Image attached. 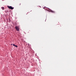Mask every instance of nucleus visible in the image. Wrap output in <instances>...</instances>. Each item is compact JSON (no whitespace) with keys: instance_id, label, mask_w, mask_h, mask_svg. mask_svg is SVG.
<instances>
[{"instance_id":"obj_1","label":"nucleus","mask_w":76,"mask_h":76,"mask_svg":"<svg viewBox=\"0 0 76 76\" xmlns=\"http://www.w3.org/2000/svg\"><path fill=\"white\" fill-rule=\"evenodd\" d=\"M15 29L17 31H19V26H16L15 27Z\"/></svg>"},{"instance_id":"obj_2","label":"nucleus","mask_w":76,"mask_h":76,"mask_svg":"<svg viewBox=\"0 0 76 76\" xmlns=\"http://www.w3.org/2000/svg\"><path fill=\"white\" fill-rule=\"evenodd\" d=\"M7 7L8 8H9L10 9H11V10H13V9H14V7H12V6H7Z\"/></svg>"},{"instance_id":"obj_3","label":"nucleus","mask_w":76,"mask_h":76,"mask_svg":"<svg viewBox=\"0 0 76 76\" xmlns=\"http://www.w3.org/2000/svg\"><path fill=\"white\" fill-rule=\"evenodd\" d=\"M51 12H52V13H55V11H52V10H51Z\"/></svg>"},{"instance_id":"obj_4","label":"nucleus","mask_w":76,"mask_h":76,"mask_svg":"<svg viewBox=\"0 0 76 76\" xmlns=\"http://www.w3.org/2000/svg\"><path fill=\"white\" fill-rule=\"evenodd\" d=\"M1 8L2 9V10H4V7H2Z\"/></svg>"},{"instance_id":"obj_5","label":"nucleus","mask_w":76,"mask_h":76,"mask_svg":"<svg viewBox=\"0 0 76 76\" xmlns=\"http://www.w3.org/2000/svg\"><path fill=\"white\" fill-rule=\"evenodd\" d=\"M5 13H7V12H8V11L6 10L5 11Z\"/></svg>"},{"instance_id":"obj_6","label":"nucleus","mask_w":76,"mask_h":76,"mask_svg":"<svg viewBox=\"0 0 76 76\" xmlns=\"http://www.w3.org/2000/svg\"><path fill=\"white\" fill-rule=\"evenodd\" d=\"M13 45L14 46V47H15V44H13Z\"/></svg>"},{"instance_id":"obj_7","label":"nucleus","mask_w":76,"mask_h":76,"mask_svg":"<svg viewBox=\"0 0 76 76\" xmlns=\"http://www.w3.org/2000/svg\"><path fill=\"white\" fill-rule=\"evenodd\" d=\"M15 47H16V48H18V46H17V45H15Z\"/></svg>"},{"instance_id":"obj_8","label":"nucleus","mask_w":76,"mask_h":76,"mask_svg":"<svg viewBox=\"0 0 76 76\" xmlns=\"http://www.w3.org/2000/svg\"><path fill=\"white\" fill-rule=\"evenodd\" d=\"M11 45H12V44H11Z\"/></svg>"}]
</instances>
